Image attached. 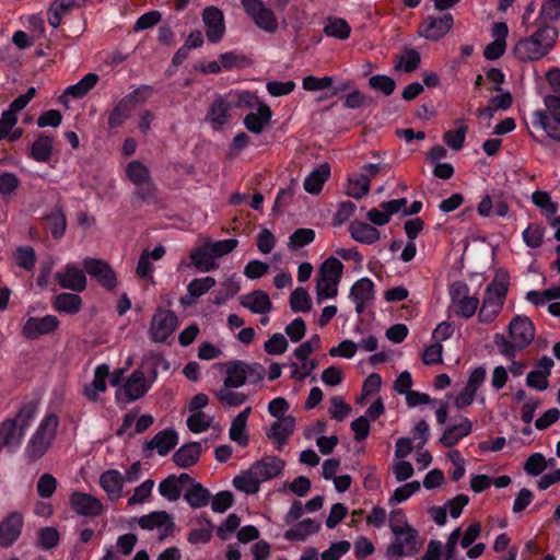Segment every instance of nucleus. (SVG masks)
Masks as SVG:
<instances>
[{"mask_svg":"<svg viewBox=\"0 0 560 560\" xmlns=\"http://www.w3.org/2000/svg\"><path fill=\"white\" fill-rule=\"evenodd\" d=\"M558 30L542 25L530 36L521 38L513 48L514 56L521 61H535L548 55L556 45Z\"/></svg>","mask_w":560,"mask_h":560,"instance_id":"nucleus-1","label":"nucleus"},{"mask_svg":"<svg viewBox=\"0 0 560 560\" xmlns=\"http://www.w3.org/2000/svg\"><path fill=\"white\" fill-rule=\"evenodd\" d=\"M548 80L555 92L544 100L548 114L535 110L532 122L534 127L542 129L549 138L560 141V71L551 72Z\"/></svg>","mask_w":560,"mask_h":560,"instance_id":"nucleus-2","label":"nucleus"},{"mask_svg":"<svg viewBox=\"0 0 560 560\" xmlns=\"http://www.w3.org/2000/svg\"><path fill=\"white\" fill-rule=\"evenodd\" d=\"M535 337V327L527 316L516 315L509 324V338L498 334L494 345L501 354L512 358L516 351L527 347Z\"/></svg>","mask_w":560,"mask_h":560,"instance_id":"nucleus-3","label":"nucleus"},{"mask_svg":"<svg viewBox=\"0 0 560 560\" xmlns=\"http://www.w3.org/2000/svg\"><path fill=\"white\" fill-rule=\"evenodd\" d=\"M256 95L247 91H231L225 95H218L209 106L206 121L214 130H220L230 119V110L255 103Z\"/></svg>","mask_w":560,"mask_h":560,"instance_id":"nucleus-4","label":"nucleus"},{"mask_svg":"<svg viewBox=\"0 0 560 560\" xmlns=\"http://www.w3.org/2000/svg\"><path fill=\"white\" fill-rule=\"evenodd\" d=\"M34 416L35 410L32 406H23L14 418H7L0 422V454L3 451L15 452Z\"/></svg>","mask_w":560,"mask_h":560,"instance_id":"nucleus-5","label":"nucleus"},{"mask_svg":"<svg viewBox=\"0 0 560 560\" xmlns=\"http://www.w3.org/2000/svg\"><path fill=\"white\" fill-rule=\"evenodd\" d=\"M59 418L55 412H47L25 447V456L30 462L42 458L56 438Z\"/></svg>","mask_w":560,"mask_h":560,"instance_id":"nucleus-6","label":"nucleus"},{"mask_svg":"<svg viewBox=\"0 0 560 560\" xmlns=\"http://www.w3.org/2000/svg\"><path fill=\"white\" fill-rule=\"evenodd\" d=\"M342 271L343 265L336 257H329L323 262L316 280V299L318 303L337 296Z\"/></svg>","mask_w":560,"mask_h":560,"instance_id":"nucleus-7","label":"nucleus"},{"mask_svg":"<svg viewBox=\"0 0 560 560\" xmlns=\"http://www.w3.org/2000/svg\"><path fill=\"white\" fill-rule=\"evenodd\" d=\"M506 293L508 285L503 281L494 280L487 285L478 313L480 323L490 324L494 322L503 308Z\"/></svg>","mask_w":560,"mask_h":560,"instance_id":"nucleus-8","label":"nucleus"},{"mask_svg":"<svg viewBox=\"0 0 560 560\" xmlns=\"http://www.w3.org/2000/svg\"><path fill=\"white\" fill-rule=\"evenodd\" d=\"M421 547V540L418 532L411 527L404 532H398L393 535L390 545L386 550L388 560H398L402 557H410L415 555Z\"/></svg>","mask_w":560,"mask_h":560,"instance_id":"nucleus-9","label":"nucleus"},{"mask_svg":"<svg viewBox=\"0 0 560 560\" xmlns=\"http://www.w3.org/2000/svg\"><path fill=\"white\" fill-rule=\"evenodd\" d=\"M448 294L452 306L458 316L470 318L475 315L479 306V299L469 294V287L465 282H453L448 287Z\"/></svg>","mask_w":560,"mask_h":560,"instance_id":"nucleus-10","label":"nucleus"},{"mask_svg":"<svg viewBox=\"0 0 560 560\" xmlns=\"http://www.w3.org/2000/svg\"><path fill=\"white\" fill-rule=\"evenodd\" d=\"M241 3L246 14L259 30L270 34L278 31V20L273 11L266 7L262 0H241Z\"/></svg>","mask_w":560,"mask_h":560,"instance_id":"nucleus-11","label":"nucleus"},{"mask_svg":"<svg viewBox=\"0 0 560 560\" xmlns=\"http://www.w3.org/2000/svg\"><path fill=\"white\" fill-rule=\"evenodd\" d=\"M132 524H137L143 530H156L158 538L161 540L170 537L175 528L172 515L165 511H154L140 517H133L130 522V525Z\"/></svg>","mask_w":560,"mask_h":560,"instance_id":"nucleus-12","label":"nucleus"},{"mask_svg":"<svg viewBox=\"0 0 560 560\" xmlns=\"http://www.w3.org/2000/svg\"><path fill=\"white\" fill-rule=\"evenodd\" d=\"M151 384L152 382L145 377L141 370H136L127 381L117 388L116 399L124 404L135 401L149 392Z\"/></svg>","mask_w":560,"mask_h":560,"instance_id":"nucleus-13","label":"nucleus"},{"mask_svg":"<svg viewBox=\"0 0 560 560\" xmlns=\"http://www.w3.org/2000/svg\"><path fill=\"white\" fill-rule=\"evenodd\" d=\"M177 325V317L174 312L165 308H158L154 313L149 334L154 342H164L173 334Z\"/></svg>","mask_w":560,"mask_h":560,"instance_id":"nucleus-14","label":"nucleus"},{"mask_svg":"<svg viewBox=\"0 0 560 560\" xmlns=\"http://www.w3.org/2000/svg\"><path fill=\"white\" fill-rule=\"evenodd\" d=\"M486 375L487 371L483 366H477L470 372L465 386L454 397V406L457 409H464L474 402L479 387L486 380Z\"/></svg>","mask_w":560,"mask_h":560,"instance_id":"nucleus-15","label":"nucleus"},{"mask_svg":"<svg viewBox=\"0 0 560 560\" xmlns=\"http://www.w3.org/2000/svg\"><path fill=\"white\" fill-rule=\"evenodd\" d=\"M84 270L96 279L106 290H113L117 285V277L113 268L102 259L86 257L82 261Z\"/></svg>","mask_w":560,"mask_h":560,"instance_id":"nucleus-16","label":"nucleus"},{"mask_svg":"<svg viewBox=\"0 0 560 560\" xmlns=\"http://www.w3.org/2000/svg\"><path fill=\"white\" fill-rule=\"evenodd\" d=\"M126 175L129 180L138 187V195L141 199L148 200L153 196V185L150 179L148 167L140 161H131L126 166Z\"/></svg>","mask_w":560,"mask_h":560,"instance_id":"nucleus-17","label":"nucleus"},{"mask_svg":"<svg viewBox=\"0 0 560 560\" xmlns=\"http://www.w3.org/2000/svg\"><path fill=\"white\" fill-rule=\"evenodd\" d=\"M59 324L60 322L55 315L28 317L22 327V334L25 338L34 340L43 335L54 332L59 327Z\"/></svg>","mask_w":560,"mask_h":560,"instance_id":"nucleus-18","label":"nucleus"},{"mask_svg":"<svg viewBox=\"0 0 560 560\" xmlns=\"http://www.w3.org/2000/svg\"><path fill=\"white\" fill-rule=\"evenodd\" d=\"M256 110L247 114L243 120L246 129L255 135H259L264 131L265 127L270 122L272 112L270 107L261 102L257 96L255 103L247 105Z\"/></svg>","mask_w":560,"mask_h":560,"instance_id":"nucleus-19","label":"nucleus"},{"mask_svg":"<svg viewBox=\"0 0 560 560\" xmlns=\"http://www.w3.org/2000/svg\"><path fill=\"white\" fill-rule=\"evenodd\" d=\"M206 35L210 43L220 42L225 33L223 12L217 7H207L202 12Z\"/></svg>","mask_w":560,"mask_h":560,"instance_id":"nucleus-20","label":"nucleus"},{"mask_svg":"<svg viewBox=\"0 0 560 560\" xmlns=\"http://www.w3.org/2000/svg\"><path fill=\"white\" fill-rule=\"evenodd\" d=\"M55 278L63 289L82 292L86 288L85 273L74 264H67L62 271L56 273Z\"/></svg>","mask_w":560,"mask_h":560,"instance_id":"nucleus-21","label":"nucleus"},{"mask_svg":"<svg viewBox=\"0 0 560 560\" xmlns=\"http://www.w3.org/2000/svg\"><path fill=\"white\" fill-rule=\"evenodd\" d=\"M72 510L83 516H97L103 512L102 502L94 495L83 492H73L70 497Z\"/></svg>","mask_w":560,"mask_h":560,"instance_id":"nucleus-22","label":"nucleus"},{"mask_svg":"<svg viewBox=\"0 0 560 560\" xmlns=\"http://www.w3.org/2000/svg\"><path fill=\"white\" fill-rule=\"evenodd\" d=\"M284 467V462L277 456H266L255 462L252 466V474L257 477L260 483L277 477Z\"/></svg>","mask_w":560,"mask_h":560,"instance_id":"nucleus-23","label":"nucleus"},{"mask_svg":"<svg viewBox=\"0 0 560 560\" xmlns=\"http://www.w3.org/2000/svg\"><path fill=\"white\" fill-rule=\"evenodd\" d=\"M295 430V418L291 415L276 420L267 431V438L272 441L277 450H281Z\"/></svg>","mask_w":560,"mask_h":560,"instance_id":"nucleus-24","label":"nucleus"},{"mask_svg":"<svg viewBox=\"0 0 560 560\" xmlns=\"http://www.w3.org/2000/svg\"><path fill=\"white\" fill-rule=\"evenodd\" d=\"M191 482V477L183 472L179 476L171 475L159 483V493L170 502L177 501L183 490Z\"/></svg>","mask_w":560,"mask_h":560,"instance_id":"nucleus-25","label":"nucleus"},{"mask_svg":"<svg viewBox=\"0 0 560 560\" xmlns=\"http://www.w3.org/2000/svg\"><path fill=\"white\" fill-rule=\"evenodd\" d=\"M240 303L253 314L266 315L272 310V302L269 295L259 289L243 294L240 299Z\"/></svg>","mask_w":560,"mask_h":560,"instance_id":"nucleus-26","label":"nucleus"},{"mask_svg":"<svg viewBox=\"0 0 560 560\" xmlns=\"http://www.w3.org/2000/svg\"><path fill=\"white\" fill-rule=\"evenodd\" d=\"M374 283L368 278L357 280L349 292V299L354 303L357 313H362L366 303L373 299Z\"/></svg>","mask_w":560,"mask_h":560,"instance_id":"nucleus-27","label":"nucleus"},{"mask_svg":"<svg viewBox=\"0 0 560 560\" xmlns=\"http://www.w3.org/2000/svg\"><path fill=\"white\" fill-rule=\"evenodd\" d=\"M23 526V517L20 513L9 514L0 523V547L11 546L20 536Z\"/></svg>","mask_w":560,"mask_h":560,"instance_id":"nucleus-28","label":"nucleus"},{"mask_svg":"<svg viewBox=\"0 0 560 560\" xmlns=\"http://www.w3.org/2000/svg\"><path fill=\"white\" fill-rule=\"evenodd\" d=\"M124 485L125 477L119 470L108 469L100 476V486L110 501H116L122 497Z\"/></svg>","mask_w":560,"mask_h":560,"instance_id":"nucleus-29","label":"nucleus"},{"mask_svg":"<svg viewBox=\"0 0 560 560\" xmlns=\"http://www.w3.org/2000/svg\"><path fill=\"white\" fill-rule=\"evenodd\" d=\"M177 442V432L174 429H165L156 433L153 439L145 443L144 451L155 450L159 455L165 456L175 447Z\"/></svg>","mask_w":560,"mask_h":560,"instance_id":"nucleus-30","label":"nucleus"},{"mask_svg":"<svg viewBox=\"0 0 560 560\" xmlns=\"http://www.w3.org/2000/svg\"><path fill=\"white\" fill-rule=\"evenodd\" d=\"M109 368L106 364H100L94 370L93 381L84 386L83 395L90 401H96L101 394L107 388V378Z\"/></svg>","mask_w":560,"mask_h":560,"instance_id":"nucleus-31","label":"nucleus"},{"mask_svg":"<svg viewBox=\"0 0 560 560\" xmlns=\"http://www.w3.org/2000/svg\"><path fill=\"white\" fill-rule=\"evenodd\" d=\"M453 26V16L450 13L441 18H429L425 22V27L422 31V36L430 40H439L444 37Z\"/></svg>","mask_w":560,"mask_h":560,"instance_id":"nucleus-32","label":"nucleus"},{"mask_svg":"<svg viewBox=\"0 0 560 560\" xmlns=\"http://www.w3.org/2000/svg\"><path fill=\"white\" fill-rule=\"evenodd\" d=\"M471 430H472L471 421L466 417H462L457 424L447 427L445 429V431L443 432V434L440 438V442L445 447H453L462 439L469 435Z\"/></svg>","mask_w":560,"mask_h":560,"instance_id":"nucleus-33","label":"nucleus"},{"mask_svg":"<svg viewBox=\"0 0 560 560\" xmlns=\"http://www.w3.org/2000/svg\"><path fill=\"white\" fill-rule=\"evenodd\" d=\"M250 412L252 408L246 407L232 420L231 427L229 429L230 439L242 447H245L248 444V434L246 428Z\"/></svg>","mask_w":560,"mask_h":560,"instance_id":"nucleus-34","label":"nucleus"},{"mask_svg":"<svg viewBox=\"0 0 560 560\" xmlns=\"http://www.w3.org/2000/svg\"><path fill=\"white\" fill-rule=\"evenodd\" d=\"M349 233L355 242L366 245L376 243L381 237V233L376 228L360 220H354L350 223Z\"/></svg>","mask_w":560,"mask_h":560,"instance_id":"nucleus-35","label":"nucleus"},{"mask_svg":"<svg viewBox=\"0 0 560 560\" xmlns=\"http://www.w3.org/2000/svg\"><path fill=\"white\" fill-rule=\"evenodd\" d=\"M131 100L132 95L129 94L117 102L108 114V129L114 130L121 127L131 117Z\"/></svg>","mask_w":560,"mask_h":560,"instance_id":"nucleus-36","label":"nucleus"},{"mask_svg":"<svg viewBox=\"0 0 560 560\" xmlns=\"http://www.w3.org/2000/svg\"><path fill=\"white\" fill-rule=\"evenodd\" d=\"M201 454V444L191 442L180 446L173 455V460L180 468H188L195 465Z\"/></svg>","mask_w":560,"mask_h":560,"instance_id":"nucleus-37","label":"nucleus"},{"mask_svg":"<svg viewBox=\"0 0 560 560\" xmlns=\"http://www.w3.org/2000/svg\"><path fill=\"white\" fill-rule=\"evenodd\" d=\"M188 486L190 487L184 493L187 504L192 509L207 506L210 501V492L201 483L195 482L192 478Z\"/></svg>","mask_w":560,"mask_h":560,"instance_id":"nucleus-38","label":"nucleus"},{"mask_svg":"<svg viewBox=\"0 0 560 560\" xmlns=\"http://www.w3.org/2000/svg\"><path fill=\"white\" fill-rule=\"evenodd\" d=\"M190 259L192 265L202 272H209L218 268L217 259L212 256V252L207 243L194 249L190 253Z\"/></svg>","mask_w":560,"mask_h":560,"instance_id":"nucleus-39","label":"nucleus"},{"mask_svg":"<svg viewBox=\"0 0 560 560\" xmlns=\"http://www.w3.org/2000/svg\"><path fill=\"white\" fill-rule=\"evenodd\" d=\"M330 176V167L327 163L313 170L304 180V189L313 195L320 192L325 182Z\"/></svg>","mask_w":560,"mask_h":560,"instance_id":"nucleus-40","label":"nucleus"},{"mask_svg":"<svg viewBox=\"0 0 560 560\" xmlns=\"http://www.w3.org/2000/svg\"><path fill=\"white\" fill-rule=\"evenodd\" d=\"M52 306L57 312L73 315L81 310L82 299L78 294L63 292L55 296Z\"/></svg>","mask_w":560,"mask_h":560,"instance_id":"nucleus-41","label":"nucleus"},{"mask_svg":"<svg viewBox=\"0 0 560 560\" xmlns=\"http://www.w3.org/2000/svg\"><path fill=\"white\" fill-rule=\"evenodd\" d=\"M98 75L94 72H90L85 74L80 81L77 83L69 85L63 95L70 96L72 98L79 100L84 97L98 82Z\"/></svg>","mask_w":560,"mask_h":560,"instance_id":"nucleus-42","label":"nucleus"},{"mask_svg":"<svg viewBox=\"0 0 560 560\" xmlns=\"http://www.w3.org/2000/svg\"><path fill=\"white\" fill-rule=\"evenodd\" d=\"M319 524L311 518H305L298 522L293 527L284 533V538L288 540H305L308 536L317 533Z\"/></svg>","mask_w":560,"mask_h":560,"instance_id":"nucleus-43","label":"nucleus"},{"mask_svg":"<svg viewBox=\"0 0 560 560\" xmlns=\"http://www.w3.org/2000/svg\"><path fill=\"white\" fill-rule=\"evenodd\" d=\"M54 139L47 135H40L32 144L30 156L36 162H47L51 158Z\"/></svg>","mask_w":560,"mask_h":560,"instance_id":"nucleus-44","label":"nucleus"},{"mask_svg":"<svg viewBox=\"0 0 560 560\" xmlns=\"http://www.w3.org/2000/svg\"><path fill=\"white\" fill-rule=\"evenodd\" d=\"M370 190V177L366 174H354L348 178L346 192L348 196L360 199Z\"/></svg>","mask_w":560,"mask_h":560,"instance_id":"nucleus-45","label":"nucleus"},{"mask_svg":"<svg viewBox=\"0 0 560 560\" xmlns=\"http://www.w3.org/2000/svg\"><path fill=\"white\" fill-rule=\"evenodd\" d=\"M555 464V458L546 459L544 454L534 453L527 457L523 468L529 476H539L547 467H552Z\"/></svg>","mask_w":560,"mask_h":560,"instance_id":"nucleus-46","label":"nucleus"},{"mask_svg":"<svg viewBox=\"0 0 560 560\" xmlns=\"http://www.w3.org/2000/svg\"><path fill=\"white\" fill-rule=\"evenodd\" d=\"M324 33L329 37L343 40L350 36L351 27L343 19L328 18L324 26Z\"/></svg>","mask_w":560,"mask_h":560,"instance_id":"nucleus-47","label":"nucleus"},{"mask_svg":"<svg viewBox=\"0 0 560 560\" xmlns=\"http://www.w3.org/2000/svg\"><path fill=\"white\" fill-rule=\"evenodd\" d=\"M244 371V362L242 361H235L228 364L224 386L234 388L243 386L246 383V375Z\"/></svg>","mask_w":560,"mask_h":560,"instance_id":"nucleus-48","label":"nucleus"},{"mask_svg":"<svg viewBox=\"0 0 560 560\" xmlns=\"http://www.w3.org/2000/svg\"><path fill=\"white\" fill-rule=\"evenodd\" d=\"M455 125H456L455 130H448L444 135V141L451 149L457 151L464 147L468 128H467L464 119H457L455 121Z\"/></svg>","mask_w":560,"mask_h":560,"instance_id":"nucleus-49","label":"nucleus"},{"mask_svg":"<svg viewBox=\"0 0 560 560\" xmlns=\"http://www.w3.org/2000/svg\"><path fill=\"white\" fill-rule=\"evenodd\" d=\"M233 486L246 494H255L259 491L260 482L249 468L233 479Z\"/></svg>","mask_w":560,"mask_h":560,"instance_id":"nucleus-50","label":"nucleus"},{"mask_svg":"<svg viewBox=\"0 0 560 560\" xmlns=\"http://www.w3.org/2000/svg\"><path fill=\"white\" fill-rule=\"evenodd\" d=\"M214 417L205 411L191 413L187 418V427L194 433H202L207 431L213 423Z\"/></svg>","mask_w":560,"mask_h":560,"instance_id":"nucleus-51","label":"nucleus"},{"mask_svg":"<svg viewBox=\"0 0 560 560\" xmlns=\"http://www.w3.org/2000/svg\"><path fill=\"white\" fill-rule=\"evenodd\" d=\"M48 228L54 238H60L67 228V220L61 209L57 208L46 217Z\"/></svg>","mask_w":560,"mask_h":560,"instance_id":"nucleus-52","label":"nucleus"},{"mask_svg":"<svg viewBox=\"0 0 560 560\" xmlns=\"http://www.w3.org/2000/svg\"><path fill=\"white\" fill-rule=\"evenodd\" d=\"M290 307L293 312H308L312 308V301L304 288H296L290 296Z\"/></svg>","mask_w":560,"mask_h":560,"instance_id":"nucleus-53","label":"nucleus"},{"mask_svg":"<svg viewBox=\"0 0 560 560\" xmlns=\"http://www.w3.org/2000/svg\"><path fill=\"white\" fill-rule=\"evenodd\" d=\"M420 487L421 485L417 480L407 482L401 487H398L397 489H395L394 493L388 499L389 505L393 506L408 500L412 494L420 490Z\"/></svg>","mask_w":560,"mask_h":560,"instance_id":"nucleus-54","label":"nucleus"},{"mask_svg":"<svg viewBox=\"0 0 560 560\" xmlns=\"http://www.w3.org/2000/svg\"><path fill=\"white\" fill-rule=\"evenodd\" d=\"M13 258L19 267L27 271L33 270L36 264V254L31 246L19 247L15 250Z\"/></svg>","mask_w":560,"mask_h":560,"instance_id":"nucleus-55","label":"nucleus"},{"mask_svg":"<svg viewBox=\"0 0 560 560\" xmlns=\"http://www.w3.org/2000/svg\"><path fill=\"white\" fill-rule=\"evenodd\" d=\"M532 201L537 208L541 209L547 217L555 215L558 211L557 205L551 200L550 195L546 191H534L532 195Z\"/></svg>","mask_w":560,"mask_h":560,"instance_id":"nucleus-56","label":"nucleus"},{"mask_svg":"<svg viewBox=\"0 0 560 560\" xmlns=\"http://www.w3.org/2000/svg\"><path fill=\"white\" fill-rule=\"evenodd\" d=\"M233 387H223L215 393L217 398L225 406L237 407L247 400V396L243 393L232 390Z\"/></svg>","mask_w":560,"mask_h":560,"instance_id":"nucleus-57","label":"nucleus"},{"mask_svg":"<svg viewBox=\"0 0 560 560\" xmlns=\"http://www.w3.org/2000/svg\"><path fill=\"white\" fill-rule=\"evenodd\" d=\"M545 230L537 224H529L522 233V237L526 246L538 248L542 244Z\"/></svg>","mask_w":560,"mask_h":560,"instance_id":"nucleus-58","label":"nucleus"},{"mask_svg":"<svg viewBox=\"0 0 560 560\" xmlns=\"http://www.w3.org/2000/svg\"><path fill=\"white\" fill-rule=\"evenodd\" d=\"M215 285V279L203 277L191 280L187 285L188 294L191 298H199Z\"/></svg>","mask_w":560,"mask_h":560,"instance_id":"nucleus-59","label":"nucleus"},{"mask_svg":"<svg viewBox=\"0 0 560 560\" xmlns=\"http://www.w3.org/2000/svg\"><path fill=\"white\" fill-rule=\"evenodd\" d=\"M420 60V54L417 50L408 49L400 55L395 68L402 69L405 72H412L419 67Z\"/></svg>","mask_w":560,"mask_h":560,"instance_id":"nucleus-60","label":"nucleus"},{"mask_svg":"<svg viewBox=\"0 0 560 560\" xmlns=\"http://www.w3.org/2000/svg\"><path fill=\"white\" fill-rule=\"evenodd\" d=\"M154 488V481L152 479L144 480L141 485H139L135 490L132 495L128 499L127 503L129 505H138L145 502L152 493Z\"/></svg>","mask_w":560,"mask_h":560,"instance_id":"nucleus-61","label":"nucleus"},{"mask_svg":"<svg viewBox=\"0 0 560 560\" xmlns=\"http://www.w3.org/2000/svg\"><path fill=\"white\" fill-rule=\"evenodd\" d=\"M369 85L375 91H380L385 95H390L396 88L395 81L385 74H375L369 79Z\"/></svg>","mask_w":560,"mask_h":560,"instance_id":"nucleus-62","label":"nucleus"},{"mask_svg":"<svg viewBox=\"0 0 560 560\" xmlns=\"http://www.w3.org/2000/svg\"><path fill=\"white\" fill-rule=\"evenodd\" d=\"M315 238V232L312 229H298L289 238V248L295 250L301 248Z\"/></svg>","mask_w":560,"mask_h":560,"instance_id":"nucleus-63","label":"nucleus"},{"mask_svg":"<svg viewBox=\"0 0 560 560\" xmlns=\"http://www.w3.org/2000/svg\"><path fill=\"white\" fill-rule=\"evenodd\" d=\"M350 542L341 540L331 544V546L320 555V560H339L350 550Z\"/></svg>","mask_w":560,"mask_h":560,"instance_id":"nucleus-64","label":"nucleus"}]
</instances>
